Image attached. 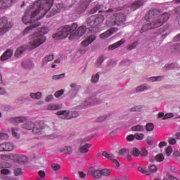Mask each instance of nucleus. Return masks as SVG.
Here are the masks:
<instances>
[{"label":"nucleus","instance_id":"obj_11","mask_svg":"<svg viewBox=\"0 0 180 180\" xmlns=\"http://www.w3.org/2000/svg\"><path fill=\"white\" fill-rule=\"evenodd\" d=\"M11 157L13 159L14 162L22 164L28 162L27 157L23 155L12 154Z\"/></svg>","mask_w":180,"mask_h":180},{"label":"nucleus","instance_id":"obj_52","mask_svg":"<svg viewBox=\"0 0 180 180\" xmlns=\"http://www.w3.org/2000/svg\"><path fill=\"white\" fill-rule=\"evenodd\" d=\"M64 77H65V74L57 75H54L53 77V79L57 80V79H61Z\"/></svg>","mask_w":180,"mask_h":180},{"label":"nucleus","instance_id":"obj_32","mask_svg":"<svg viewBox=\"0 0 180 180\" xmlns=\"http://www.w3.org/2000/svg\"><path fill=\"white\" fill-rule=\"evenodd\" d=\"M129 154H130V152H129V149H127V148H122L119 152V155L120 156H123V157H126Z\"/></svg>","mask_w":180,"mask_h":180},{"label":"nucleus","instance_id":"obj_64","mask_svg":"<svg viewBox=\"0 0 180 180\" xmlns=\"http://www.w3.org/2000/svg\"><path fill=\"white\" fill-rule=\"evenodd\" d=\"M127 141H133V140H134L135 138V135L131 134L129 136H127Z\"/></svg>","mask_w":180,"mask_h":180},{"label":"nucleus","instance_id":"obj_50","mask_svg":"<svg viewBox=\"0 0 180 180\" xmlns=\"http://www.w3.org/2000/svg\"><path fill=\"white\" fill-rule=\"evenodd\" d=\"M81 44H82V46L85 47V46H89V44H91V41H89L86 38V39L83 40Z\"/></svg>","mask_w":180,"mask_h":180},{"label":"nucleus","instance_id":"obj_47","mask_svg":"<svg viewBox=\"0 0 180 180\" xmlns=\"http://www.w3.org/2000/svg\"><path fill=\"white\" fill-rule=\"evenodd\" d=\"M102 155L109 160H112V155L108 154L106 151H104Z\"/></svg>","mask_w":180,"mask_h":180},{"label":"nucleus","instance_id":"obj_54","mask_svg":"<svg viewBox=\"0 0 180 180\" xmlns=\"http://www.w3.org/2000/svg\"><path fill=\"white\" fill-rule=\"evenodd\" d=\"M2 165H3V168L10 169L12 167L11 164L9 162H2Z\"/></svg>","mask_w":180,"mask_h":180},{"label":"nucleus","instance_id":"obj_33","mask_svg":"<svg viewBox=\"0 0 180 180\" xmlns=\"http://www.w3.org/2000/svg\"><path fill=\"white\" fill-rule=\"evenodd\" d=\"M148 170H149V172L154 174L158 172V167L155 165H152L148 167Z\"/></svg>","mask_w":180,"mask_h":180},{"label":"nucleus","instance_id":"obj_41","mask_svg":"<svg viewBox=\"0 0 180 180\" xmlns=\"http://www.w3.org/2000/svg\"><path fill=\"white\" fill-rule=\"evenodd\" d=\"M51 169L54 171V172H57L58 170H60V169L61 168V167L60 166V165L56 164V163H53L51 165Z\"/></svg>","mask_w":180,"mask_h":180},{"label":"nucleus","instance_id":"obj_63","mask_svg":"<svg viewBox=\"0 0 180 180\" xmlns=\"http://www.w3.org/2000/svg\"><path fill=\"white\" fill-rule=\"evenodd\" d=\"M162 77H153L150 78V79H152L153 82L160 81V80H162Z\"/></svg>","mask_w":180,"mask_h":180},{"label":"nucleus","instance_id":"obj_36","mask_svg":"<svg viewBox=\"0 0 180 180\" xmlns=\"http://www.w3.org/2000/svg\"><path fill=\"white\" fill-rule=\"evenodd\" d=\"M138 171L146 176H149V172L144 167H138Z\"/></svg>","mask_w":180,"mask_h":180},{"label":"nucleus","instance_id":"obj_7","mask_svg":"<svg viewBox=\"0 0 180 180\" xmlns=\"http://www.w3.org/2000/svg\"><path fill=\"white\" fill-rule=\"evenodd\" d=\"M13 27V22L8 20L6 16L0 18V34L8 32Z\"/></svg>","mask_w":180,"mask_h":180},{"label":"nucleus","instance_id":"obj_55","mask_svg":"<svg viewBox=\"0 0 180 180\" xmlns=\"http://www.w3.org/2000/svg\"><path fill=\"white\" fill-rule=\"evenodd\" d=\"M138 45V42L137 41H135L132 44H131L129 47H128V49L129 50H133L134 49H136V47Z\"/></svg>","mask_w":180,"mask_h":180},{"label":"nucleus","instance_id":"obj_10","mask_svg":"<svg viewBox=\"0 0 180 180\" xmlns=\"http://www.w3.org/2000/svg\"><path fill=\"white\" fill-rule=\"evenodd\" d=\"M93 0H82L79 3V6L77 8V13H83L86 9L88 6L90 4L91 2H92Z\"/></svg>","mask_w":180,"mask_h":180},{"label":"nucleus","instance_id":"obj_43","mask_svg":"<svg viewBox=\"0 0 180 180\" xmlns=\"http://www.w3.org/2000/svg\"><path fill=\"white\" fill-rule=\"evenodd\" d=\"M17 131H18L17 129H13V128L11 129V134L13 137H15V139H19L20 134H18Z\"/></svg>","mask_w":180,"mask_h":180},{"label":"nucleus","instance_id":"obj_37","mask_svg":"<svg viewBox=\"0 0 180 180\" xmlns=\"http://www.w3.org/2000/svg\"><path fill=\"white\" fill-rule=\"evenodd\" d=\"M101 175L103 176H109L110 175V170L105 168L101 169Z\"/></svg>","mask_w":180,"mask_h":180},{"label":"nucleus","instance_id":"obj_4","mask_svg":"<svg viewBox=\"0 0 180 180\" xmlns=\"http://www.w3.org/2000/svg\"><path fill=\"white\" fill-rule=\"evenodd\" d=\"M103 21L104 16L102 15H91L87 18L86 22L91 27L89 29L86 39L91 44L96 39V33L98 32L99 26Z\"/></svg>","mask_w":180,"mask_h":180},{"label":"nucleus","instance_id":"obj_29","mask_svg":"<svg viewBox=\"0 0 180 180\" xmlns=\"http://www.w3.org/2000/svg\"><path fill=\"white\" fill-rule=\"evenodd\" d=\"M165 160V156L162 153H158L155 156V161L157 162H162Z\"/></svg>","mask_w":180,"mask_h":180},{"label":"nucleus","instance_id":"obj_6","mask_svg":"<svg viewBox=\"0 0 180 180\" xmlns=\"http://www.w3.org/2000/svg\"><path fill=\"white\" fill-rule=\"evenodd\" d=\"M127 20V17L124 13L117 12L114 13L110 18L106 20L108 27L122 26Z\"/></svg>","mask_w":180,"mask_h":180},{"label":"nucleus","instance_id":"obj_62","mask_svg":"<svg viewBox=\"0 0 180 180\" xmlns=\"http://www.w3.org/2000/svg\"><path fill=\"white\" fill-rule=\"evenodd\" d=\"M106 116L105 115H103V116H101L100 117H98L96 120L97 122H103L104 121L105 119H106Z\"/></svg>","mask_w":180,"mask_h":180},{"label":"nucleus","instance_id":"obj_28","mask_svg":"<svg viewBox=\"0 0 180 180\" xmlns=\"http://www.w3.org/2000/svg\"><path fill=\"white\" fill-rule=\"evenodd\" d=\"M15 147L13 143H5V152H11L14 150Z\"/></svg>","mask_w":180,"mask_h":180},{"label":"nucleus","instance_id":"obj_39","mask_svg":"<svg viewBox=\"0 0 180 180\" xmlns=\"http://www.w3.org/2000/svg\"><path fill=\"white\" fill-rule=\"evenodd\" d=\"M150 89V86H147L146 84H143L142 86H139L138 88H136V91L138 92H141V91H145L146 89Z\"/></svg>","mask_w":180,"mask_h":180},{"label":"nucleus","instance_id":"obj_57","mask_svg":"<svg viewBox=\"0 0 180 180\" xmlns=\"http://www.w3.org/2000/svg\"><path fill=\"white\" fill-rule=\"evenodd\" d=\"M38 174H39V176L41 178H42V179H44V178L46 177V172H45V171L39 170V171L38 172Z\"/></svg>","mask_w":180,"mask_h":180},{"label":"nucleus","instance_id":"obj_20","mask_svg":"<svg viewBox=\"0 0 180 180\" xmlns=\"http://www.w3.org/2000/svg\"><path fill=\"white\" fill-rule=\"evenodd\" d=\"M27 46H21L18 47L15 52V56L20 57L27 50Z\"/></svg>","mask_w":180,"mask_h":180},{"label":"nucleus","instance_id":"obj_23","mask_svg":"<svg viewBox=\"0 0 180 180\" xmlns=\"http://www.w3.org/2000/svg\"><path fill=\"white\" fill-rule=\"evenodd\" d=\"M34 126H36V123L32 122H27L22 125V129H25L26 130H32Z\"/></svg>","mask_w":180,"mask_h":180},{"label":"nucleus","instance_id":"obj_58","mask_svg":"<svg viewBox=\"0 0 180 180\" xmlns=\"http://www.w3.org/2000/svg\"><path fill=\"white\" fill-rule=\"evenodd\" d=\"M176 143V140L174 138H169V144L175 145Z\"/></svg>","mask_w":180,"mask_h":180},{"label":"nucleus","instance_id":"obj_34","mask_svg":"<svg viewBox=\"0 0 180 180\" xmlns=\"http://www.w3.org/2000/svg\"><path fill=\"white\" fill-rule=\"evenodd\" d=\"M12 158H13L12 155H1V159L3 161H5V162H8V161L11 160Z\"/></svg>","mask_w":180,"mask_h":180},{"label":"nucleus","instance_id":"obj_5","mask_svg":"<svg viewBox=\"0 0 180 180\" xmlns=\"http://www.w3.org/2000/svg\"><path fill=\"white\" fill-rule=\"evenodd\" d=\"M50 30L49 27L44 26L38 29V32L33 34V37L30 39L28 44V48L30 50H34L46 41V37L45 34L49 32Z\"/></svg>","mask_w":180,"mask_h":180},{"label":"nucleus","instance_id":"obj_30","mask_svg":"<svg viewBox=\"0 0 180 180\" xmlns=\"http://www.w3.org/2000/svg\"><path fill=\"white\" fill-rule=\"evenodd\" d=\"M26 121H27V118L24 117H15V118L13 119V122L15 124L22 123V122H26Z\"/></svg>","mask_w":180,"mask_h":180},{"label":"nucleus","instance_id":"obj_45","mask_svg":"<svg viewBox=\"0 0 180 180\" xmlns=\"http://www.w3.org/2000/svg\"><path fill=\"white\" fill-rule=\"evenodd\" d=\"M173 152V149L172 146H168L165 150V154L167 157L170 156Z\"/></svg>","mask_w":180,"mask_h":180},{"label":"nucleus","instance_id":"obj_40","mask_svg":"<svg viewBox=\"0 0 180 180\" xmlns=\"http://www.w3.org/2000/svg\"><path fill=\"white\" fill-rule=\"evenodd\" d=\"M54 55H46V57L44 58V61L46 63L53 60Z\"/></svg>","mask_w":180,"mask_h":180},{"label":"nucleus","instance_id":"obj_31","mask_svg":"<svg viewBox=\"0 0 180 180\" xmlns=\"http://www.w3.org/2000/svg\"><path fill=\"white\" fill-rule=\"evenodd\" d=\"M130 153L134 157L138 158L140 155V150L138 148H133Z\"/></svg>","mask_w":180,"mask_h":180},{"label":"nucleus","instance_id":"obj_35","mask_svg":"<svg viewBox=\"0 0 180 180\" xmlns=\"http://www.w3.org/2000/svg\"><path fill=\"white\" fill-rule=\"evenodd\" d=\"M42 94L37 92V94L32 93L30 94V97L34 99L39 100L41 98Z\"/></svg>","mask_w":180,"mask_h":180},{"label":"nucleus","instance_id":"obj_1","mask_svg":"<svg viewBox=\"0 0 180 180\" xmlns=\"http://www.w3.org/2000/svg\"><path fill=\"white\" fill-rule=\"evenodd\" d=\"M54 0H38L30 6L22 18L25 25L33 24L41 20L51 9Z\"/></svg>","mask_w":180,"mask_h":180},{"label":"nucleus","instance_id":"obj_26","mask_svg":"<svg viewBox=\"0 0 180 180\" xmlns=\"http://www.w3.org/2000/svg\"><path fill=\"white\" fill-rule=\"evenodd\" d=\"M63 108V105L61 104H52V105H49L47 108L49 110H60Z\"/></svg>","mask_w":180,"mask_h":180},{"label":"nucleus","instance_id":"obj_61","mask_svg":"<svg viewBox=\"0 0 180 180\" xmlns=\"http://www.w3.org/2000/svg\"><path fill=\"white\" fill-rule=\"evenodd\" d=\"M174 117V114L173 113H167L164 117L162 118V120H167L169 118L173 117Z\"/></svg>","mask_w":180,"mask_h":180},{"label":"nucleus","instance_id":"obj_17","mask_svg":"<svg viewBox=\"0 0 180 180\" xmlns=\"http://www.w3.org/2000/svg\"><path fill=\"white\" fill-rule=\"evenodd\" d=\"M125 41H125L124 39H120V41H117V42H115V43H114V44L110 45V46H108V49H109L110 51L115 50V49H117V48L121 46L122 44H124L125 43Z\"/></svg>","mask_w":180,"mask_h":180},{"label":"nucleus","instance_id":"obj_49","mask_svg":"<svg viewBox=\"0 0 180 180\" xmlns=\"http://www.w3.org/2000/svg\"><path fill=\"white\" fill-rule=\"evenodd\" d=\"M135 139H136V140H143L144 134H136Z\"/></svg>","mask_w":180,"mask_h":180},{"label":"nucleus","instance_id":"obj_59","mask_svg":"<svg viewBox=\"0 0 180 180\" xmlns=\"http://www.w3.org/2000/svg\"><path fill=\"white\" fill-rule=\"evenodd\" d=\"M141 109H142V106L139 105L131 108V112L140 111Z\"/></svg>","mask_w":180,"mask_h":180},{"label":"nucleus","instance_id":"obj_12","mask_svg":"<svg viewBox=\"0 0 180 180\" xmlns=\"http://www.w3.org/2000/svg\"><path fill=\"white\" fill-rule=\"evenodd\" d=\"M41 25V23L40 22H36L35 23L32 24L31 25L25 27V30L22 31V34L27 35L28 34H30L33 32L34 29L39 27Z\"/></svg>","mask_w":180,"mask_h":180},{"label":"nucleus","instance_id":"obj_56","mask_svg":"<svg viewBox=\"0 0 180 180\" xmlns=\"http://www.w3.org/2000/svg\"><path fill=\"white\" fill-rule=\"evenodd\" d=\"M64 94V90H60L58 91H56L54 94V96L56 97V98H58L60 96H61V95H63Z\"/></svg>","mask_w":180,"mask_h":180},{"label":"nucleus","instance_id":"obj_46","mask_svg":"<svg viewBox=\"0 0 180 180\" xmlns=\"http://www.w3.org/2000/svg\"><path fill=\"white\" fill-rule=\"evenodd\" d=\"M139 155L147 157L148 155V150L146 148H142V150L139 151Z\"/></svg>","mask_w":180,"mask_h":180},{"label":"nucleus","instance_id":"obj_48","mask_svg":"<svg viewBox=\"0 0 180 180\" xmlns=\"http://www.w3.org/2000/svg\"><path fill=\"white\" fill-rule=\"evenodd\" d=\"M99 79V75L96 74V75H94L91 79V82L94 84H96Z\"/></svg>","mask_w":180,"mask_h":180},{"label":"nucleus","instance_id":"obj_14","mask_svg":"<svg viewBox=\"0 0 180 180\" xmlns=\"http://www.w3.org/2000/svg\"><path fill=\"white\" fill-rule=\"evenodd\" d=\"M89 174L93 176L95 179H99L102 177L101 169H94V167H90L89 169Z\"/></svg>","mask_w":180,"mask_h":180},{"label":"nucleus","instance_id":"obj_18","mask_svg":"<svg viewBox=\"0 0 180 180\" xmlns=\"http://www.w3.org/2000/svg\"><path fill=\"white\" fill-rule=\"evenodd\" d=\"M11 6V0H0V9H5Z\"/></svg>","mask_w":180,"mask_h":180},{"label":"nucleus","instance_id":"obj_42","mask_svg":"<svg viewBox=\"0 0 180 180\" xmlns=\"http://www.w3.org/2000/svg\"><path fill=\"white\" fill-rule=\"evenodd\" d=\"M22 174V170L21 168L14 169V175L15 176H21Z\"/></svg>","mask_w":180,"mask_h":180},{"label":"nucleus","instance_id":"obj_3","mask_svg":"<svg viewBox=\"0 0 180 180\" xmlns=\"http://www.w3.org/2000/svg\"><path fill=\"white\" fill-rule=\"evenodd\" d=\"M77 27L78 25L75 22L71 25H66L59 28L58 32L53 34V38L56 40H61L68 37L70 35L69 39L72 41L77 37H82L86 32L89 30L86 29L85 26H80L77 30Z\"/></svg>","mask_w":180,"mask_h":180},{"label":"nucleus","instance_id":"obj_2","mask_svg":"<svg viewBox=\"0 0 180 180\" xmlns=\"http://www.w3.org/2000/svg\"><path fill=\"white\" fill-rule=\"evenodd\" d=\"M169 19V14L161 13L157 10H150L148 12V14L145 15V20L149 22L143 25L142 29H141V34L155 28L161 27L165 22H167Z\"/></svg>","mask_w":180,"mask_h":180},{"label":"nucleus","instance_id":"obj_27","mask_svg":"<svg viewBox=\"0 0 180 180\" xmlns=\"http://www.w3.org/2000/svg\"><path fill=\"white\" fill-rule=\"evenodd\" d=\"M103 8V6L101 4H96V6H94L93 8H91L89 11V14H94L96 13L97 11H98L100 9H102Z\"/></svg>","mask_w":180,"mask_h":180},{"label":"nucleus","instance_id":"obj_15","mask_svg":"<svg viewBox=\"0 0 180 180\" xmlns=\"http://www.w3.org/2000/svg\"><path fill=\"white\" fill-rule=\"evenodd\" d=\"M118 31L117 27H112L107 30L106 32L102 33L100 34V38L101 39H106L108 38L110 36L113 34L115 32H117Z\"/></svg>","mask_w":180,"mask_h":180},{"label":"nucleus","instance_id":"obj_53","mask_svg":"<svg viewBox=\"0 0 180 180\" xmlns=\"http://www.w3.org/2000/svg\"><path fill=\"white\" fill-rule=\"evenodd\" d=\"M1 174L2 175H8L10 174V170L8 169H1Z\"/></svg>","mask_w":180,"mask_h":180},{"label":"nucleus","instance_id":"obj_21","mask_svg":"<svg viewBox=\"0 0 180 180\" xmlns=\"http://www.w3.org/2000/svg\"><path fill=\"white\" fill-rule=\"evenodd\" d=\"M144 3L142 1L138 0L136 1L131 6V9L132 11H135L142 6H143Z\"/></svg>","mask_w":180,"mask_h":180},{"label":"nucleus","instance_id":"obj_9","mask_svg":"<svg viewBox=\"0 0 180 180\" xmlns=\"http://www.w3.org/2000/svg\"><path fill=\"white\" fill-rule=\"evenodd\" d=\"M57 115H60L61 119L70 120L78 116V112L76 111L68 112L67 110H60L56 112Z\"/></svg>","mask_w":180,"mask_h":180},{"label":"nucleus","instance_id":"obj_51","mask_svg":"<svg viewBox=\"0 0 180 180\" xmlns=\"http://www.w3.org/2000/svg\"><path fill=\"white\" fill-rule=\"evenodd\" d=\"M8 135L4 133H0V140H7Z\"/></svg>","mask_w":180,"mask_h":180},{"label":"nucleus","instance_id":"obj_38","mask_svg":"<svg viewBox=\"0 0 180 180\" xmlns=\"http://www.w3.org/2000/svg\"><path fill=\"white\" fill-rule=\"evenodd\" d=\"M132 131H143L144 128L141 125H136L131 128Z\"/></svg>","mask_w":180,"mask_h":180},{"label":"nucleus","instance_id":"obj_8","mask_svg":"<svg viewBox=\"0 0 180 180\" xmlns=\"http://www.w3.org/2000/svg\"><path fill=\"white\" fill-rule=\"evenodd\" d=\"M35 126L32 128L33 134H44V130L46 127L44 121H39V122L35 123Z\"/></svg>","mask_w":180,"mask_h":180},{"label":"nucleus","instance_id":"obj_19","mask_svg":"<svg viewBox=\"0 0 180 180\" xmlns=\"http://www.w3.org/2000/svg\"><path fill=\"white\" fill-rule=\"evenodd\" d=\"M91 147L90 143H86L85 145L81 146L79 151L82 154L88 153L89 149Z\"/></svg>","mask_w":180,"mask_h":180},{"label":"nucleus","instance_id":"obj_44","mask_svg":"<svg viewBox=\"0 0 180 180\" xmlns=\"http://www.w3.org/2000/svg\"><path fill=\"white\" fill-rule=\"evenodd\" d=\"M154 130V124L153 123L146 124V131H153Z\"/></svg>","mask_w":180,"mask_h":180},{"label":"nucleus","instance_id":"obj_24","mask_svg":"<svg viewBox=\"0 0 180 180\" xmlns=\"http://www.w3.org/2000/svg\"><path fill=\"white\" fill-rule=\"evenodd\" d=\"M34 64L32 60H24L22 63V68L25 69H30L33 67Z\"/></svg>","mask_w":180,"mask_h":180},{"label":"nucleus","instance_id":"obj_25","mask_svg":"<svg viewBox=\"0 0 180 180\" xmlns=\"http://www.w3.org/2000/svg\"><path fill=\"white\" fill-rule=\"evenodd\" d=\"M100 101H98L97 99H95L94 101L91 98H88L85 102L84 107L88 106V105H96L100 103Z\"/></svg>","mask_w":180,"mask_h":180},{"label":"nucleus","instance_id":"obj_60","mask_svg":"<svg viewBox=\"0 0 180 180\" xmlns=\"http://www.w3.org/2000/svg\"><path fill=\"white\" fill-rule=\"evenodd\" d=\"M167 179L168 180H179L178 177L174 176L172 174H168L167 175Z\"/></svg>","mask_w":180,"mask_h":180},{"label":"nucleus","instance_id":"obj_13","mask_svg":"<svg viewBox=\"0 0 180 180\" xmlns=\"http://www.w3.org/2000/svg\"><path fill=\"white\" fill-rule=\"evenodd\" d=\"M64 8V4H59L57 5L56 8H53L49 13H46L47 18H52L57 13H59L61 10L60 8Z\"/></svg>","mask_w":180,"mask_h":180},{"label":"nucleus","instance_id":"obj_16","mask_svg":"<svg viewBox=\"0 0 180 180\" xmlns=\"http://www.w3.org/2000/svg\"><path fill=\"white\" fill-rule=\"evenodd\" d=\"M13 54V51L12 49H6L5 52L1 55L0 59L1 61H6L8 60Z\"/></svg>","mask_w":180,"mask_h":180},{"label":"nucleus","instance_id":"obj_22","mask_svg":"<svg viewBox=\"0 0 180 180\" xmlns=\"http://www.w3.org/2000/svg\"><path fill=\"white\" fill-rule=\"evenodd\" d=\"M60 152L67 155H71L72 153V148L70 146H65L60 148Z\"/></svg>","mask_w":180,"mask_h":180}]
</instances>
